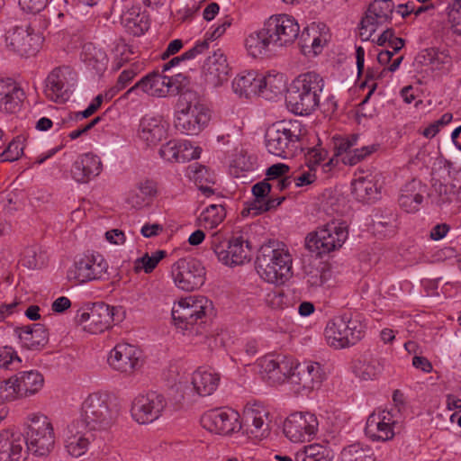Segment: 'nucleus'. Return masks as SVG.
<instances>
[{
	"label": "nucleus",
	"mask_w": 461,
	"mask_h": 461,
	"mask_svg": "<svg viewBox=\"0 0 461 461\" xmlns=\"http://www.w3.org/2000/svg\"><path fill=\"white\" fill-rule=\"evenodd\" d=\"M300 27L295 19L287 14L269 17L262 29L251 32L245 41L250 56H266L276 48L287 47L294 43L299 35Z\"/></svg>",
	"instance_id": "f257e3e1"
},
{
	"label": "nucleus",
	"mask_w": 461,
	"mask_h": 461,
	"mask_svg": "<svg viewBox=\"0 0 461 461\" xmlns=\"http://www.w3.org/2000/svg\"><path fill=\"white\" fill-rule=\"evenodd\" d=\"M255 264L263 280L276 285H283L291 274L292 256L284 243L269 240L258 250Z\"/></svg>",
	"instance_id": "f03ea898"
},
{
	"label": "nucleus",
	"mask_w": 461,
	"mask_h": 461,
	"mask_svg": "<svg viewBox=\"0 0 461 461\" xmlns=\"http://www.w3.org/2000/svg\"><path fill=\"white\" fill-rule=\"evenodd\" d=\"M307 130L301 121H280L270 125L265 133L267 151L282 158L296 156L303 151V137Z\"/></svg>",
	"instance_id": "7ed1b4c3"
},
{
	"label": "nucleus",
	"mask_w": 461,
	"mask_h": 461,
	"mask_svg": "<svg viewBox=\"0 0 461 461\" xmlns=\"http://www.w3.org/2000/svg\"><path fill=\"white\" fill-rule=\"evenodd\" d=\"M323 77L309 71L299 75L292 83L285 99L288 109L298 115H308L320 105L324 88Z\"/></svg>",
	"instance_id": "20e7f679"
},
{
	"label": "nucleus",
	"mask_w": 461,
	"mask_h": 461,
	"mask_svg": "<svg viewBox=\"0 0 461 461\" xmlns=\"http://www.w3.org/2000/svg\"><path fill=\"white\" fill-rule=\"evenodd\" d=\"M180 109L176 112L175 127L181 133L198 135L210 121V111L192 93L181 95Z\"/></svg>",
	"instance_id": "39448f33"
},
{
	"label": "nucleus",
	"mask_w": 461,
	"mask_h": 461,
	"mask_svg": "<svg viewBox=\"0 0 461 461\" xmlns=\"http://www.w3.org/2000/svg\"><path fill=\"white\" fill-rule=\"evenodd\" d=\"M117 417V411L110 406L108 396L101 393L89 394L83 402L80 416L74 420L83 423L91 431L106 429Z\"/></svg>",
	"instance_id": "423d86ee"
},
{
	"label": "nucleus",
	"mask_w": 461,
	"mask_h": 461,
	"mask_svg": "<svg viewBox=\"0 0 461 461\" xmlns=\"http://www.w3.org/2000/svg\"><path fill=\"white\" fill-rule=\"evenodd\" d=\"M348 236L344 223L329 222L305 238V247L318 258H322L342 247Z\"/></svg>",
	"instance_id": "0eeeda50"
},
{
	"label": "nucleus",
	"mask_w": 461,
	"mask_h": 461,
	"mask_svg": "<svg viewBox=\"0 0 461 461\" xmlns=\"http://www.w3.org/2000/svg\"><path fill=\"white\" fill-rule=\"evenodd\" d=\"M212 310V303L204 296H189L181 299L172 309V319L176 326L184 330L192 331L196 325L195 333L203 323L209 311Z\"/></svg>",
	"instance_id": "6e6552de"
},
{
	"label": "nucleus",
	"mask_w": 461,
	"mask_h": 461,
	"mask_svg": "<svg viewBox=\"0 0 461 461\" xmlns=\"http://www.w3.org/2000/svg\"><path fill=\"white\" fill-rule=\"evenodd\" d=\"M25 431V447L37 456L49 455L54 448L55 435L51 422L43 414H32Z\"/></svg>",
	"instance_id": "1a4fd4ad"
},
{
	"label": "nucleus",
	"mask_w": 461,
	"mask_h": 461,
	"mask_svg": "<svg viewBox=\"0 0 461 461\" xmlns=\"http://www.w3.org/2000/svg\"><path fill=\"white\" fill-rule=\"evenodd\" d=\"M364 325L348 314L336 316L325 329L327 342L335 348H344L357 343L365 335Z\"/></svg>",
	"instance_id": "9d476101"
},
{
	"label": "nucleus",
	"mask_w": 461,
	"mask_h": 461,
	"mask_svg": "<svg viewBox=\"0 0 461 461\" xmlns=\"http://www.w3.org/2000/svg\"><path fill=\"white\" fill-rule=\"evenodd\" d=\"M108 263L99 253L84 254L77 258L67 272L69 281L86 283L107 279Z\"/></svg>",
	"instance_id": "9b49d317"
},
{
	"label": "nucleus",
	"mask_w": 461,
	"mask_h": 461,
	"mask_svg": "<svg viewBox=\"0 0 461 461\" xmlns=\"http://www.w3.org/2000/svg\"><path fill=\"white\" fill-rule=\"evenodd\" d=\"M171 274L177 288L192 292L199 289L205 282V267L194 258H179L172 265Z\"/></svg>",
	"instance_id": "f8f14e48"
},
{
	"label": "nucleus",
	"mask_w": 461,
	"mask_h": 461,
	"mask_svg": "<svg viewBox=\"0 0 461 461\" xmlns=\"http://www.w3.org/2000/svg\"><path fill=\"white\" fill-rule=\"evenodd\" d=\"M230 238V256L229 254H223L224 248L227 247L225 242V236L220 231H216L212 234L210 238L211 249L217 256L218 260L222 264L233 267L242 265L245 262L250 260V245L249 242L245 240L242 236H231Z\"/></svg>",
	"instance_id": "ddd939ff"
},
{
	"label": "nucleus",
	"mask_w": 461,
	"mask_h": 461,
	"mask_svg": "<svg viewBox=\"0 0 461 461\" xmlns=\"http://www.w3.org/2000/svg\"><path fill=\"white\" fill-rule=\"evenodd\" d=\"M114 307L104 302L95 303L86 310H78L76 321L82 326L84 330L92 334H99L112 327L114 321Z\"/></svg>",
	"instance_id": "4468645a"
},
{
	"label": "nucleus",
	"mask_w": 461,
	"mask_h": 461,
	"mask_svg": "<svg viewBox=\"0 0 461 461\" xmlns=\"http://www.w3.org/2000/svg\"><path fill=\"white\" fill-rule=\"evenodd\" d=\"M77 81V74L69 66H59L53 68L45 80V95L56 103L68 100L71 88Z\"/></svg>",
	"instance_id": "2eb2a0df"
},
{
	"label": "nucleus",
	"mask_w": 461,
	"mask_h": 461,
	"mask_svg": "<svg viewBox=\"0 0 461 461\" xmlns=\"http://www.w3.org/2000/svg\"><path fill=\"white\" fill-rule=\"evenodd\" d=\"M167 402L163 394L150 391L145 394H140L134 398L131 404V416L140 424L151 423L158 420Z\"/></svg>",
	"instance_id": "dca6fc26"
},
{
	"label": "nucleus",
	"mask_w": 461,
	"mask_h": 461,
	"mask_svg": "<svg viewBox=\"0 0 461 461\" xmlns=\"http://www.w3.org/2000/svg\"><path fill=\"white\" fill-rule=\"evenodd\" d=\"M202 426L215 434L230 435L242 428L240 414L232 409H214L201 417Z\"/></svg>",
	"instance_id": "f3484780"
},
{
	"label": "nucleus",
	"mask_w": 461,
	"mask_h": 461,
	"mask_svg": "<svg viewBox=\"0 0 461 461\" xmlns=\"http://www.w3.org/2000/svg\"><path fill=\"white\" fill-rule=\"evenodd\" d=\"M318 425V420L314 414L295 412L285 419L283 431L292 442L310 441L315 436Z\"/></svg>",
	"instance_id": "a211bd4d"
},
{
	"label": "nucleus",
	"mask_w": 461,
	"mask_h": 461,
	"mask_svg": "<svg viewBox=\"0 0 461 461\" xmlns=\"http://www.w3.org/2000/svg\"><path fill=\"white\" fill-rule=\"evenodd\" d=\"M6 47L20 55L29 58L36 55L40 50L42 38L38 33L30 32L28 29L16 27L5 34Z\"/></svg>",
	"instance_id": "6ab92c4d"
},
{
	"label": "nucleus",
	"mask_w": 461,
	"mask_h": 461,
	"mask_svg": "<svg viewBox=\"0 0 461 461\" xmlns=\"http://www.w3.org/2000/svg\"><path fill=\"white\" fill-rule=\"evenodd\" d=\"M398 424L393 410L382 411L368 416L365 433L373 441H387L394 436V427Z\"/></svg>",
	"instance_id": "aec40b11"
},
{
	"label": "nucleus",
	"mask_w": 461,
	"mask_h": 461,
	"mask_svg": "<svg viewBox=\"0 0 461 461\" xmlns=\"http://www.w3.org/2000/svg\"><path fill=\"white\" fill-rule=\"evenodd\" d=\"M241 424L249 438L261 440L270 434L269 412L258 404L245 407Z\"/></svg>",
	"instance_id": "412c9836"
},
{
	"label": "nucleus",
	"mask_w": 461,
	"mask_h": 461,
	"mask_svg": "<svg viewBox=\"0 0 461 461\" xmlns=\"http://www.w3.org/2000/svg\"><path fill=\"white\" fill-rule=\"evenodd\" d=\"M325 379V372L317 362H295L291 383L299 385L304 391H312L321 386Z\"/></svg>",
	"instance_id": "4be33fe9"
},
{
	"label": "nucleus",
	"mask_w": 461,
	"mask_h": 461,
	"mask_svg": "<svg viewBox=\"0 0 461 461\" xmlns=\"http://www.w3.org/2000/svg\"><path fill=\"white\" fill-rule=\"evenodd\" d=\"M141 352L133 345L117 344L108 357L110 366L122 373H131L141 366Z\"/></svg>",
	"instance_id": "5701e85b"
},
{
	"label": "nucleus",
	"mask_w": 461,
	"mask_h": 461,
	"mask_svg": "<svg viewBox=\"0 0 461 461\" xmlns=\"http://www.w3.org/2000/svg\"><path fill=\"white\" fill-rule=\"evenodd\" d=\"M94 439L93 431L85 428L83 423L73 420L67 428L65 447L70 456L79 457L86 452Z\"/></svg>",
	"instance_id": "b1692460"
},
{
	"label": "nucleus",
	"mask_w": 461,
	"mask_h": 461,
	"mask_svg": "<svg viewBox=\"0 0 461 461\" xmlns=\"http://www.w3.org/2000/svg\"><path fill=\"white\" fill-rule=\"evenodd\" d=\"M24 435L5 429L0 431V461H25L27 450Z\"/></svg>",
	"instance_id": "393cba45"
},
{
	"label": "nucleus",
	"mask_w": 461,
	"mask_h": 461,
	"mask_svg": "<svg viewBox=\"0 0 461 461\" xmlns=\"http://www.w3.org/2000/svg\"><path fill=\"white\" fill-rule=\"evenodd\" d=\"M295 361L291 357H265L260 366L262 374L272 384H281L285 380L291 382L294 374Z\"/></svg>",
	"instance_id": "a878e982"
},
{
	"label": "nucleus",
	"mask_w": 461,
	"mask_h": 461,
	"mask_svg": "<svg viewBox=\"0 0 461 461\" xmlns=\"http://www.w3.org/2000/svg\"><path fill=\"white\" fill-rule=\"evenodd\" d=\"M230 68L221 50L213 51L203 62L202 73L207 84L216 87L228 79Z\"/></svg>",
	"instance_id": "bb28decb"
},
{
	"label": "nucleus",
	"mask_w": 461,
	"mask_h": 461,
	"mask_svg": "<svg viewBox=\"0 0 461 461\" xmlns=\"http://www.w3.org/2000/svg\"><path fill=\"white\" fill-rule=\"evenodd\" d=\"M168 123L161 116L145 115L139 125V137L149 146H155L167 136Z\"/></svg>",
	"instance_id": "cd10ccee"
},
{
	"label": "nucleus",
	"mask_w": 461,
	"mask_h": 461,
	"mask_svg": "<svg viewBox=\"0 0 461 461\" xmlns=\"http://www.w3.org/2000/svg\"><path fill=\"white\" fill-rule=\"evenodd\" d=\"M393 10L394 4L392 0H375L368 5L361 20V30L391 23Z\"/></svg>",
	"instance_id": "c85d7f7f"
},
{
	"label": "nucleus",
	"mask_w": 461,
	"mask_h": 461,
	"mask_svg": "<svg viewBox=\"0 0 461 461\" xmlns=\"http://www.w3.org/2000/svg\"><path fill=\"white\" fill-rule=\"evenodd\" d=\"M103 168L100 158L91 152L83 154L73 163L71 175L78 183H87L97 176Z\"/></svg>",
	"instance_id": "c756f323"
},
{
	"label": "nucleus",
	"mask_w": 461,
	"mask_h": 461,
	"mask_svg": "<svg viewBox=\"0 0 461 461\" xmlns=\"http://www.w3.org/2000/svg\"><path fill=\"white\" fill-rule=\"evenodd\" d=\"M14 333L17 335L22 347L30 350H40L49 341L48 330L41 323L16 327Z\"/></svg>",
	"instance_id": "7c9ffc66"
},
{
	"label": "nucleus",
	"mask_w": 461,
	"mask_h": 461,
	"mask_svg": "<svg viewBox=\"0 0 461 461\" xmlns=\"http://www.w3.org/2000/svg\"><path fill=\"white\" fill-rule=\"evenodd\" d=\"M12 379L18 397L33 395L44 384L43 375L37 370L20 371Z\"/></svg>",
	"instance_id": "2f4dec72"
},
{
	"label": "nucleus",
	"mask_w": 461,
	"mask_h": 461,
	"mask_svg": "<svg viewBox=\"0 0 461 461\" xmlns=\"http://www.w3.org/2000/svg\"><path fill=\"white\" fill-rule=\"evenodd\" d=\"M23 90L14 81L0 80V112L14 113L20 110Z\"/></svg>",
	"instance_id": "473e14b6"
},
{
	"label": "nucleus",
	"mask_w": 461,
	"mask_h": 461,
	"mask_svg": "<svg viewBox=\"0 0 461 461\" xmlns=\"http://www.w3.org/2000/svg\"><path fill=\"white\" fill-rule=\"evenodd\" d=\"M425 193L426 186L420 181L413 179L402 188L399 204L405 212H415L419 211Z\"/></svg>",
	"instance_id": "72a5a7b5"
},
{
	"label": "nucleus",
	"mask_w": 461,
	"mask_h": 461,
	"mask_svg": "<svg viewBox=\"0 0 461 461\" xmlns=\"http://www.w3.org/2000/svg\"><path fill=\"white\" fill-rule=\"evenodd\" d=\"M157 194V185L151 180L139 182L129 191L126 203L136 210L149 206Z\"/></svg>",
	"instance_id": "f704fd0d"
},
{
	"label": "nucleus",
	"mask_w": 461,
	"mask_h": 461,
	"mask_svg": "<svg viewBox=\"0 0 461 461\" xmlns=\"http://www.w3.org/2000/svg\"><path fill=\"white\" fill-rule=\"evenodd\" d=\"M352 194L361 203H373L380 197V187L372 176L358 177L352 182Z\"/></svg>",
	"instance_id": "c9c22d12"
},
{
	"label": "nucleus",
	"mask_w": 461,
	"mask_h": 461,
	"mask_svg": "<svg viewBox=\"0 0 461 461\" xmlns=\"http://www.w3.org/2000/svg\"><path fill=\"white\" fill-rule=\"evenodd\" d=\"M81 59L86 66L101 75L107 68L108 58L102 49L95 47L93 43H86L81 52Z\"/></svg>",
	"instance_id": "e433bc0d"
},
{
	"label": "nucleus",
	"mask_w": 461,
	"mask_h": 461,
	"mask_svg": "<svg viewBox=\"0 0 461 461\" xmlns=\"http://www.w3.org/2000/svg\"><path fill=\"white\" fill-rule=\"evenodd\" d=\"M220 376L216 373L198 369L193 374L192 384L200 396L211 395L218 387Z\"/></svg>",
	"instance_id": "4c0bfd02"
},
{
	"label": "nucleus",
	"mask_w": 461,
	"mask_h": 461,
	"mask_svg": "<svg viewBox=\"0 0 461 461\" xmlns=\"http://www.w3.org/2000/svg\"><path fill=\"white\" fill-rule=\"evenodd\" d=\"M416 62L421 66L430 67L434 70H441L451 65V57L438 49H425L418 53Z\"/></svg>",
	"instance_id": "58836bf2"
},
{
	"label": "nucleus",
	"mask_w": 461,
	"mask_h": 461,
	"mask_svg": "<svg viewBox=\"0 0 461 461\" xmlns=\"http://www.w3.org/2000/svg\"><path fill=\"white\" fill-rule=\"evenodd\" d=\"M260 89L259 95L266 99H273L281 95L286 89V83L284 74H267L264 77H259Z\"/></svg>",
	"instance_id": "ea45409f"
},
{
	"label": "nucleus",
	"mask_w": 461,
	"mask_h": 461,
	"mask_svg": "<svg viewBox=\"0 0 461 461\" xmlns=\"http://www.w3.org/2000/svg\"><path fill=\"white\" fill-rule=\"evenodd\" d=\"M260 86L259 77L255 71L239 75L232 81V89L240 97L248 98L251 95H259Z\"/></svg>",
	"instance_id": "a19ab883"
},
{
	"label": "nucleus",
	"mask_w": 461,
	"mask_h": 461,
	"mask_svg": "<svg viewBox=\"0 0 461 461\" xmlns=\"http://www.w3.org/2000/svg\"><path fill=\"white\" fill-rule=\"evenodd\" d=\"M458 194V188L454 184H443L435 180L431 190L429 193V198L432 204L442 207L445 204L451 203Z\"/></svg>",
	"instance_id": "79ce46f5"
},
{
	"label": "nucleus",
	"mask_w": 461,
	"mask_h": 461,
	"mask_svg": "<svg viewBox=\"0 0 461 461\" xmlns=\"http://www.w3.org/2000/svg\"><path fill=\"white\" fill-rule=\"evenodd\" d=\"M384 369V363L379 358H365L359 360L354 366L355 375L362 380H373L379 375Z\"/></svg>",
	"instance_id": "37998d69"
},
{
	"label": "nucleus",
	"mask_w": 461,
	"mask_h": 461,
	"mask_svg": "<svg viewBox=\"0 0 461 461\" xmlns=\"http://www.w3.org/2000/svg\"><path fill=\"white\" fill-rule=\"evenodd\" d=\"M122 20L127 31L134 36L142 35L149 28L148 15L136 12L135 10L125 14Z\"/></svg>",
	"instance_id": "c03bdc74"
},
{
	"label": "nucleus",
	"mask_w": 461,
	"mask_h": 461,
	"mask_svg": "<svg viewBox=\"0 0 461 461\" xmlns=\"http://www.w3.org/2000/svg\"><path fill=\"white\" fill-rule=\"evenodd\" d=\"M174 78L163 76L159 72L151 73V95L165 96L167 95H177L178 86H175Z\"/></svg>",
	"instance_id": "a18cd8bd"
},
{
	"label": "nucleus",
	"mask_w": 461,
	"mask_h": 461,
	"mask_svg": "<svg viewBox=\"0 0 461 461\" xmlns=\"http://www.w3.org/2000/svg\"><path fill=\"white\" fill-rule=\"evenodd\" d=\"M48 257L41 249L36 245L24 249L21 263L29 269L41 268L47 263Z\"/></svg>",
	"instance_id": "49530a36"
},
{
	"label": "nucleus",
	"mask_w": 461,
	"mask_h": 461,
	"mask_svg": "<svg viewBox=\"0 0 461 461\" xmlns=\"http://www.w3.org/2000/svg\"><path fill=\"white\" fill-rule=\"evenodd\" d=\"M226 212L222 205L211 204L202 212L198 220L204 228L213 229L225 218Z\"/></svg>",
	"instance_id": "de8ad7c7"
},
{
	"label": "nucleus",
	"mask_w": 461,
	"mask_h": 461,
	"mask_svg": "<svg viewBox=\"0 0 461 461\" xmlns=\"http://www.w3.org/2000/svg\"><path fill=\"white\" fill-rule=\"evenodd\" d=\"M181 142L176 140H170L159 149V155L167 161L185 162L191 160L192 156L181 154Z\"/></svg>",
	"instance_id": "09e8293b"
},
{
	"label": "nucleus",
	"mask_w": 461,
	"mask_h": 461,
	"mask_svg": "<svg viewBox=\"0 0 461 461\" xmlns=\"http://www.w3.org/2000/svg\"><path fill=\"white\" fill-rule=\"evenodd\" d=\"M341 461H376V458L370 449L351 445L341 452Z\"/></svg>",
	"instance_id": "8fccbe9b"
},
{
	"label": "nucleus",
	"mask_w": 461,
	"mask_h": 461,
	"mask_svg": "<svg viewBox=\"0 0 461 461\" xmlns=\"http://www.w3.org/2000/svg\"><path fill=\"white\" fill-rule=\"evenodd\" d=\"M272 185L267 183V179L255 184L252 186V194L254 199L249 203L248 212L252 213L261 203H263L271 191Z\"/></svg>",
	"instance_id": "3c124183"
},
{
	"label": "nucleus",
	"mask_w": 461,
	"mask_h": 461,
	"mask_svg": "<svg viewBox=\"0 0 461 461\" xmlns=\"http://www.w3.org/2000/svg\"><path fill=\"white\" fill-rule=\"evenodd\" d=\"M24 139L22 136H17L14 138L6 147V149L0 153V161H15L17 160L23 153V145Z\"/></svg>",
	"instance_id": "603ef678"
},
{
	"label": "nucleus",
	"mask_w": 461,
	"mask_h": 461,
	"mask_svg": "<svg viewBox=\"0 0 461 461\" xmlns=\"http://www.w3.org/2000/svg\"><path fill=\"white\" fill-rule=\"evenodd\" d=\"M22 360L15 349L11 346H3L0 348V367L6 370L17 368Z\"/></svg>",
	"instance_id": "864d4df0"
},
{
	"label": "nucleus",
	"mask_w": 461,
	"mask_h": 461,
	"mask_svg": "<svg viewBox=\"0 0 461 461\" xmlns=\"http://www.w3.org/2000/svg\"><path fill=\"white\" fill-rule=\"evenodd\" d=\"M447 23L454 33L461 36V0H455L447 8Z\"/></svg>",
	"instance_id": "5fc2aeb1"
},
{
	"label": "nucleus",
	"mask_w": 461,
	"mask_h": 461,
	"mask_svg": "<svg viewBox=\"0 0 461 461\" xmlns=\"http://www.w3.org/2000/svg\"><path fill=\"white\" fill-rule=\"evenodd\" d=\"M377 45L387 46L393 50L394 52H398L404 46V40L399 37L394 36V30L392 28H388L383 32V33L378 37L376 41Z\"/></svg>",
	"instance_id": "6e6d98bb"
},
{
	"label": "nucleus",
	"mask_w": 461,
	"mask_h": 461,
	"mask_svg": "<svg viewBox=\"0 0 461 461\" xmlns=\"http://www.w3.org/2000/svg\"><path fill=\"white\" fill-rule=\"evenodd\" d=\"M375 149V145L364 146L360 149L356 148L351 149L352 152L344 155L341 159L344 164L354 166L368 155L372 154Z\"/></svg>",
	"instance_id": "4d7b16f0"
},
{
	"label": "nucleus",
	"mask_w": 461,
	"mask_h": 461,
	"mask_svg": "<svg viewBox=\"0 0 461 461\" xmlns=\"http://www.w3.org/2000/svg\"><path fill=\"white\" fill-rule=\"evenodd\" d=\"M152 89L153 87L151 86V73H149L143 77L128 91H126L125 94L123 95V97L129 98L132 95H139L140 93H146L151 95Z\"/></svg>",
	"instance_id": "13d9d810"
},
{
	"label": "nucleus",
	"mask_w": 461,
	"mask_h": 461,
	"mask_svg": "<svg viewBox=\"0 0 461 461\" xmlns=\"http://www.w3.org/2000/svg\"><path fill=\"white\" fill-rule=\"evenodd\" d=\"M18 398L12 377L0 381V403Z\"/></svg>",
	"instance_id": "bf43d9fd"
},
{
	"label": "nucleus",
	"mask_w": 461,
	"mask_h": 461,
	"mask_svg": "<svg viewBox=\"0 0 461 461\" xmlns=\"http://www.w3.org/2000/svg\"><path fill=\"white\" fill-rule=\"evenodd\" d=\"M193 175L190 176L194 179L195 185L214 184L212 174L203 166H197L192 169Z\"/></svg>",
	"instance_id": "052dcab7"
},
{
	"label": "nucleus",
	"mask_w": 461,
	"mask_h": 461,
	"mask_svg": "<svg viewBox=\"0 0 461 461\" xmlns=\"http://www.w3.org/2000/svg\"><path fill=\"white\" fill-rule=\"evenodd\" d=\"M157 265V261L154 260L153 257H149V254L146 253L143 257L135 260L134 269L137 273L140 270H144L145 273L149 274L155 269Z\"/></svg>",
	"instance_id": "680f3d73"
},
{
	"label": "nucleus",
	"mask_w": 461,
	"mask_h": 461,
	"mask_svg": "<svg viewBox=\"0 0 461 461\" xmlns=\"http://www.w3.org/2000/svg\"><path fill=\"white\" fill-rule=\"evenodd\" d=\"M326 273L323 269H315L307 275V284L312 288H317L327 282Z\"/></svg>",
	"instance_id": "e2e57ef3"
},
{
	"label": "nucleus",
	"mask_w": 461,
	"mask_h": 461,
	"mask_svg": "<svg viewBox=\"0 0 461 461\" xmlns=\"http://www.w3.org/2000/svg\"><path fill=\"white\" fill-rule=\"evenodd\" d=\"M285 196L277 198H266V200L263 203H261L260 205H258V207H257L256 210L251 214L256 216L262 212H266L273 209H276L285 201Z\"/></svg>",
	"instance_id": "0e129e2a"
},
{
	"label": "nucleus",
	"mask_w": 461,
	"mask_h": 461,
	"mask_svg": "<svg viewBox=\"0 0 461 461\" xmlns=\"http://www.w3.org/2000/svg\"><path fill=\"white\" fill-rule=\"evenodd\" d=\"M48 0H19L22 8L32 14L40 13L47 5Z\"/></svg>",
	"instance_id": "69168bd1"
},
{
	"label": "nucleus",
	"mask_w": 461,
	"mask_h": 461,
	"mask_svg": "<svg viewBox=\"0 0 461 461\" xmlns=\"http://www.w3.org/2000/svg\"><path fill=\"white\" fill-rule=\"evenodd\" d=\"M210 42L211 41H207V38L204 36L203 41H198L192 49L184 52V58H187L189 60L196 58L198 55L203 54L208 50Z\"/></svg>",
	"instance_id": "338daca9"
},
{
	"label": "nucleus",
	"mask_w": 461,
	"mask_h": 461,
	"mask_svg": "<svg viewBox=\"0 0 461 461\" xmlns=\"http://www.w3.org/2000/svg\"><path fill=\"white\" fill-rule=\"evenodd\" d=\"M289 171V167L285 164L277 163L269 167L267 170V176L269 180H276L285 176Z\"/></svg>",
	"instance_id": "774afa93"
}]
</instances>
